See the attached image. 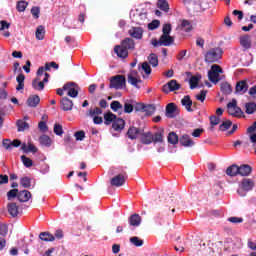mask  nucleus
Returning a JSON list of instances; mask_svg holds the SVG:
<instances>
[{"label": "nucleus", "instance_id": "24", "mask_svg": "<svg viewBox=\"0 0 256 256\" xmlns=\"http://www.w3.org/2000/svg\"><path fill=\"white\" fill-rule=\"evenodd\" d=\"M31 199V192L29 190H22L18 192V201L20 203H27Z\"/></svg>", "mask_w": 256, "mask_h": 256}, {"label": "nucleus", "instance_id": "11", "mask_svg": "<svg viewBox=\"0 0 256 256\" xmlns=\"http://www.w3.org/2000/svg\"><path fill=\"white\" fill-rule=\"evenodd\" d=\"M240 187L246 193H249V191H253V189L255 188V180L251 178H243L240 182Z\"/></svg>", "mask_w": 256, "mask_h": 256}, {"label": "nucleus", "instance_id": "29", "mask_svg": "<svg viewBox=\"0 0 256 256\" xmlns=\"http://www.w3.org/2000/svg\"><path fill=\"white\" fill-rule=\"evenodd\" d=\"M226 175H228V177H237V175H239V166L237 164L229 166L226 169Z\"/></svg>", "mask_w": 256, "mask_h": 256}, {"label": "nucleus", "instance_id": "20", "mask_svg": "<svg viewBox=\"0 0 256 256\" xmlns=\"http://www.w3.org/2000/svg\"><path fill=\"white\" fill-rule=\"evenodd\" d=\"M164 135H165V129L160 128L157 132L152 134V143H163L164 141Z\"/></svg>", "mask_w": 256, "mask_h": 256}, {"label": "nucleus", "instance_id": "5", "mask_svg": "<svg viewBox=\"0 0 256 256\" xmlns=\"http://www.w3.org/2000/svg\"><path fill=\"white\" fill-rule=\"evenodd\" d=\"M220 73H223V68L221 66L214 64L211 66V69L208 71V79L211 83H219L221 81Z\"/></svg>", "mask_w": 256, "mask_h": 256}, {"label": "nucleus", "instance_id": "62", "mask_svg": "<svg viewBox=\"0 0 256 256\" xmlns=\"http://www.w3.org/2000/svg\"><path fill=\"white\" fill-rule=\"evenodd\" d=\"M181 27L185 29L186 33H189V31H191L192 29L191 22H189V20H183L181 23Z\"/></svg>", "mask_w": 256, "mask_h": 256}, {"label": "nucleus", "instance_id": "57", "mask_svg": "<svg viewBox=\"0 0 256 256\" xmlns=\"http://www.w3.org/2000/svg\"><path fill=\"white\" fill-rule=\"evenodd\" d=\"M159 25H161L159 20H153L148 24V29H150V31H155V29H158Z\"/></svg>", "mask_w": 256, "mask_h": 256}, {"label": "nucleus", "instance_id": "48", "mask_svg": "<svg viewBox=\"0 0 256 256\" xmlns=\"http://www.w3.org/2000/svg\"><path fill=\"white\" fill-rule=\"evenodd\" d=\"M231 125H233V122L231 120H226L220 124L219 131H228Z\"/></svg>", "mask_w": 256, "mask_h": 256}, {"label": "nucleus", "instance_id": "32", "mask_svg": "<svg viewBox=\"0 0 256 256\" xmlns=\"http://www.w3.org/2000/svg\"><path fill=\"white\" fill-rule=\"evenodd\" d=\"M117 119V115L113 114V112L109 111L104 114V124L111 125Z\"/></svg>", "mask_w": 256, "mask_h": 256}, {"label": "nucleus", "instance_id": "41", "mask_svg": "<svg viewBox=\"0 0 256 256\" xmlns=\"http://www.w3.org/2000/svg\"><path fill=\"white\" fill-rule=\"evenodd\" d=\"M167 140L171 145H177V143H179V136L175 132H170L168 134Z\"/></svg>", "mask_w": 256, "mask_h": 256}, {"label": "nucleus", "instance_id": "28", "mask_svg": "<svg viewBox=\"0 0 256 256\" xmlns=\"http://www.w3.org/2000/svg\"><path fill=\"white\" fill-rule=\"evenodd\" d=\"M61 107L63 111H71L73 109V101L67 97L62 98Z\"/></svg>", "mask_w": 256, "mask_h": 256}, {"label": "nucleus", "instance_id": "18", "mask_svg": "<svg viewBox=\"0 0 256 256\" xmlns=\"http://www.w3.org/2000/svg\"><path fill=\"white\" fill-rule=\"evenodd\" d=\"M130 37H132L133 39H143V28L141 27H132L129 31H128Z\"/></svg>", "mask_w": 256, "mask_h": 256}, {"label": "nucleus", "instance_id": "47", "mask_svg": "<svg viewBox=\"0 0 256 256\" xmlns=\"http://www.w3.org/2000/svg\"><path fill=\"white\" fill-rule=\"evenodd\" d=\"M133 100H128L124 103V113H133Z\"/></svg>", "mask_w": 256, "mask_h": 256}, {"label": "nucleus", "instance_id": "15", "mask_svg": "<svg viewBox=\"0 0 256 256\" xmlns=\"http://www.w3.org/2000/svg\"><path fill=\"white\" fill-rule=\"evenodd\" d=\"M179 143L182 145V147H193L195 145V141H193L191 136L188 134L182 135L179 139Z\"/></svg>", "mask_w": 256, "mask_h": 256}, {"label": "nucleus", "instance_id": "14", "mask_svg": "<svg viewBox=\"0 0 256 256\" xmlns=\"http://www.w3.org/2000/svg\"><path fill=\"white\" fill-rule=\"evenodd\" d=\"M251 173H253V168L251 165L242 164L238 166V175H241V177H249Z\"/></svg>", "mask_w": 256, "mask_h": 256}, {"label": "nucleus", "instance_id": "4", "mask_svg": "<svg viewBox=\"0 0 256 256\" xmlns=\"http://www.w3.org/2000/svg\"><path fill=\"white\" fill-rule=\"evenodd\" d=\"M227 110L232 117H236L237 119L245 117L241 107L237 106V99H232V101L227 104Z\"/></svg>", "mask_w": 256, "mask_h": 256}, {"label": "nucleus", "instance_id": "59", "mask_svg": "<svg viewBox=\"0 0 256 256\" xmlns=\"http://www.w3.org/2000/svg\"><path fill=\"white\" fill-rule=\"evenodd\" d=\"M54 133L58 135V137H61V135H63V126L57 123L54 124Z\"/></svg>", "mask_w": 256, "mask_h": 256}, {"label": "nucleus", "instance_id": "39", "mask_svg": "<svg viewBox=\"0 0 256 256\" xmlns=\"http://www.w3.org/2000/svg\"><path fill=\"white\" fill-rule=\"evenodd\" d=\"M36 39H38V41L45 39V27L43 25L36 28Z\"/></svg>", "mask_w": 256, "mask_h": 256}, {"label": "nucleus", "instance_id": "63", "mask_svg": "<svg viewBox=\"0 0 256 256\" xmlns=\"http://www.w3.org/2000/svg\"><path fill=\"white\" fill-rule=\"evenodd\" d=\"M171 24L167 23V24H164L163 25V28H162V35H170L171 34Z\"/></svg>", "mask_w": 256, "mask_h": 256}, {"label": "nucleus", "instance_id": "49", "mask_svg": "<svg viewBox=\"0 0 256 256\" xmlns=\"http://www.w3.org/2000/svg\"><path fill=\"white\" fill-rule=\"evenodd\" d=\"M21 161H22L24 167H26L28 169H29V167H33V160H31V158H29L27 156L22 155L21 156Z\"/></svg>", "mask_w": 256, "mask_h": 256}, {"label": "nucleus", "instance_id": "23", "mask_svg": "<svg viewBox=\"0 0 256 256\" xmlns=\"http://www.w3.org/2000/svg\"><path fill=\"white\" fill-rule=\"evenodd\" d=\"M141 216L139 214H132L129 218H128V223L130 225V227H139V225H141Z\"/></svg>", "mask_w": 256, "mask_h": 256}, {"label": "nucleus", "instance_id": "12", "mask_svg": "<svg viewBox=\"0 0 256 256\" xmlns=\"http://www.w3.org/2000/svg\"><path fill=\"white\" fill-rule=\"evenodd\" d=\"M239 42L244 51H247L252 47L251 36H249V34L240 36Z\"/></svg>", "mask_w": 256, "mask_h": 256}, {"label": "nucleus", "instance_id": "64", "mask_svg": "<svg viewBox=\"0 0 256 256\" xmlns=\"http://www.w3.org/2000/svg\"><path fill=\"white\" fill-rule=\"evenodd\" d=\"M74 137H76V141H83L85 139V131L80 130L75 132Z\"/></svg>", "mask_w": 256, "mask_h": 256}, {"label": "nucleus", "instance_id": "17", "mask_svg": "<svg viewBox=\"0 0 256 256\" xmlns=\"http://www.w3.org/2000/svg\"><path fill=\"white\" fill-rule=\"evenodd\" d=\"M136 75L137 71H131V73L128 74V83H130V85H133V87H136V89H141V86H139L138 84L141 83V80L137 79V77H135Z\"/></svg>", "mask_w": 256, "mask_h": 256}, {"label": "nucleus", "instance_id": "58", "mask_svg": "<svg viewBox=\"0 0 256 256\" xmlns=\"http://www.w3.org/2000/svg\"><path fill=\"white\" fill-rule=\"evenodd\" d=\"M38 129L40 131H42V133H47V131H49V127L47 126V122L46 121H40L38 123Z\"/></svg>", "mask_w": 256, "mask_h": 256}, {"label": "nucleus", "instance_id": "61", "mask_svg": "<svg viewBox=\"0 0 256 256\" xmlns=\"http://www.w3.org/2000/svg\"><path fill=\"white\" fill-rule=\"evenodd\" d=\"M7 233H9L7 224H0V235L2 237H7Z\"/></svg>", "mask_w": 256, "mask_h": 256}, {"label": "nucleus", "instance_id": "38", "mask_svg": "<svg viewBox=\"0 0 256 256\" xmlns=\"http://www.w3.org/2000/svg\"><path fill=\"white\" fill-rule=\"evenodd\" d=\"M157 111V107H155V104H147L144 106V112L146 113L147 117H151Z\"/></svg>", "mask_w": 256, "mask_h": 256}, {"label": "nucleus", "instance_id": "25", "mask_svg": "<svg viewBox=\"0 0 256 256\" xmlns=\"http://www.w3.org/2000/svg\"><path fill=\"white\" fill-rule=\"evenodd\" d=\"M114 131H123L125 129V120L123 118H116L112 123Z\"/></svg>", "mask_w": 256, "mask_h": 256}, {"label": "nucleus", "instance_id": "3", "mask_svg": "<svg viewBox=\"0 0 256 256\" xmlns=\"http://www.w3.org/2000/svg\"><path fill=\"white\" fill-rule=\"evenodd\" d=\"M153 47H171L175 43V38L169 34H162L157 40V38L152 39L151 41Z\"/></svg>", "mask_w": 256, "mask_h": 256}, {"label": "nucleus", "instance_id": "31", "mask_svg": "<svg viewBox=\"0 0 256 256\" xmlns=\"http://www.w3.org/2000/svg\"><path fill=\"white\" fill-rule=\"evenodd\" d=\"M16 81L18 85L16 86V91H22L25 88V74L21 72L17 77Z\"/></svg>", "mask_w": 256, "mask_h": 256}, {"label": "nucleus", "instance_id": "16", "mask_svg": "<svg viewBox=\"0 0 256 256\" xmlns=\"http://www.w3.org/2000/svg\"><path fill=\"white\" fill-rule=\"evenodd\" d=\"M166 117H168V119L177 117V105H175V103H169L166 106Z\"/></svg>", "mask_w": 256, "mask_h": 256}, {"label": "nucleus", "instance_id": "7", "mask_svg": "<svg viewBox=\"0 0 256 256\" xmlns=\"http://www.w3.org/2000/svg\"><path fill=\"white\" fill-rule=\"evenodd\" d=\"M49 73L44 74V79L41 81L40 76L32 80V87L35 91H43L45 89V83H49Z\"/></svg>", "mask_w": 256, "mask_h": 256}, {"label": "nucleus", "instance_id": "56", "mask_svg": "<svg viewBox=\"0 0 256 256\" xmlns=\"http://www.w3.org/2000/svg\"><path fill=\"white\" fill-rule=\"evenodd\" d=\"M27 2L25 1H19L17 3V6H16V9L20 12V13H23V11H25V9H27Z\"/></svg>", "mask_w": 256, "mask_h": 256}, {"label": "nucleus", "instance_id": "36", "mask_svg": "<svg viewBox=\"0 0 256 256\" xmlns=\"http://www.w3.org/2000/svg\"><path fill=\"white\" fill-rule=\"evenodd\" d=\"M157 7L160 11H164V13H169V2L167 0H158Z\"/></svg>", "mask_w": 256, "mask_h": 256}, {"label": "nucleus", "instance_id": "50", "mask_svg": "<svg viewBox=\"0 0 256 256\" xmlns=\"http://www.w3.org/2000/svg\"><path fill=\"white\" fill-rule=\"evenodd\" d=\"M18 195H19V189L14 188L7 192V199L8 201H11V199H15V197L18 198Z\"/></svg>", "mask_w": 256, "mask_h": 256}, {"label": "nucleus", "instance_id": "21", "mask_svg": "<svg viewBox=\"0 0 256 256\" xmlns=\"http://www.w3.org/2000/svg\"><path fill=\"white\" fill-rule=\"evenodd\" d=\"M7 209H8V213H9V215H11V217L15 218L19 215V206L17 205V203H15V202L8 203Z\"/></svg>", "mask_w": 256, "mask_h": 256}, {"label": "nucleus", "instance_id": "13", "mask_svg": "<svg viewBox=\"0 0 256 256\" xmlns=\"http://www.w3.org/2000/svg\"><path fill=\"white\" fill-rule=\"evenodd\" d=\"M143 129L132 126L127 131L128 139H137V137L143 135Z\"/></svg>", "mask_w": 256, "mask_h": 256}, {"label": "nucleus", "instance_id": "35", "mask_svg": "<svg viewBox=\"0 0 256 256\" xmlns=\"http://www.w3.org/2000/svg\"><path fill=\"white\" fill-rule=\"evenodd\" d=\"M39 239H41V241L53 242L55 241V236L49 232H41L39 234Z\"/></svg>", "mask_w": 256, "mask_h": 256}, {"label": "nucleus", "instance_id": "22", "mask_svg": "<svg viewBox=\"0 0 256 256\" xmlns=\"http://www.w3.org/2000/svg\"><path fill=\"white\" fill-rule=\"evenodd\" d=\"M181 104L183 105V107H185L186 111H188L189 113H192L193 111V100H191V96L186 95L182 98L181 100Z\"/></svg>", "mask_w": 256, "mask_h": 256}, {"label": "nucleus", "instance_id": "44", "mask_svg": "<svg viewBox=\"0 0 256 256\" xmlns=\"http://www.w3.org/2000/svg\"><path fill=\"white\" fill-rule=\"evenodd\" d=\"M210 131H213L215 129V126L219 125L221 123V118L219 116L212 115L210 116Z\"/></svg>", "mask_w": 256, "mask_h": 256}, {"label": "nucleus", "instance_id": "6", "mask_svg": "<svg viewBox=\"0 0 256 256\" xmlns=\"http://www.w3.org/2000/svg\"><path fill=\"white\" fill-rule=\"evenodd\" d=\"M127 83V80L125 79V76L123 75H116L110 78V89H123Z\"/></svg>", "mask_w": 256, "mask_h": 256}, {"label": "nucleus", "instance_id": "10", "mask_svg": "<svg viewBox=\"0 0 256 256\" xmlns=\"http://www.w3.org/2000/svg\"><path fill=\"white\" fill-rule=\"evenodd\" d=\"M181 89V84L177 83V80H170L168 83L164 84L162 87L163 93H171L173 91H179Z\"/></svg>", "mask_w": 256, "mask_h": 256}, {"label": "nucleus", "instance_id": "2", "mask_svg": "<svg viewBox=\"0 0 256 256\" xmlns=\"http://www.w3.org/2000/svg\"><path fill=\"white\" fill-rule=\"evenodd\" d=\"M221 57H223V49L215 47L206 52L204 59L206 63H217Z\"/></svg>", "mask_w": 256, "mask_h": 256}, {"label": "nucleus", "instance_id": "52", "mask_svg": "<svg viewBox=\"0 0 256 256\" xmlns=\"http://www.w3.org/2000/svg\"><path fill=\"white\" fill-rule=\"evenodd\" d=\"M130 243L135 245V247H143V240L139 239V237L134 236L130 238Z\"/></svg>", "mask_w": 256, "mask_h": 256}, {"label": "nucleus", "instance_id": "26", "mask_svg": "<svg viewBox=\"0 0 256 256\" xmlns=\"http://www.w3.org/2000/svg\"><path fill=\"white\" fill-rule=\"evenodd\" d=\"M39 103H41L39 95H31L26 101V105H28V107H37Z\"/></svg>", "mask_w": 256, "mask_h": 256}, {"label": "nucleus", "instance_id": "40", "mask_svg": "<svg viewBox=\"0 0 256 256\" xmlns=\"http://www.w3.org/2000/svg\"><path fill=\"white\" fill-rule=\"evenodd\" d=\"M221 91L224 95H231L233 93V87H231V84L224 82L221 84Z\"/></svg>", "mask_w": 256, "mask_h": 256}, {"label": "nucleus", "instance_id": "53", "mask_svg": "<svg viewBox=\"0 0 256 256\" xmlns=\"http://www.w3.org/2000/svg\"><path fill=\"white\" fill-rule=\"evenodd\" d=\"M45 71H51V66L49 65V63L45 64V67L40 66L37 70V75L38 77H41V75H43V73H45Z\"/></svg>", "mask_w": 256, "mask_h": 256}, {"label": "nucleus", "instance_id": "33", "mask_svg": "<svg viewBox=\"0 0 256 256\" xmlns=\"http://www.w3.org/2000/svg\"><path fill=\"white\" fill-rule=\"evenodd\" d=\"M21 149L24 153H37L38 149L33 145V143L22 144Z\"/></svg>", "mask_w": 256, "mask_h": 256}, {"label": "nucleus", "instance_id": "55", "mask_svg": "<svg viewBox=\"0 0 256 256\" xmlns=\"http://www.w3.org/2000/svg\"><path fill=\"white\" fill-rule=\"evenodd\" d=\"M110 107L112 111H115V112L119 111V109H123V105L119 101H112L110 104Z\"/></svg>", "mask_w": 256, "mask_h": 256}, {"label": "nucleus", "instance_id": "9", "mask_svg": "<svg viewBox=\"0 0 256 256\" xmlns=\"http://www.w3.org/2000/svg\"><path fill=\"white\" fill-rule=\"evenodd\" d=\"M127 178L128 176L126 172L123 174H118L110 180V185H112V187H123L127 181Z\"/></svg>", "mask_w": 256, "mask_h": 256}, {"label": "nucleus", "instance_id": "42", "mask_svg": "<svg viewBox=\"0 0 256 256\" xmlns=\"http://www.w3.org/2000/svg\"><path fill=\"white\" fill-rule=\"evenodd\" d=\"M148 61L152 67H158L159 66V57L155 53H151L148 56Z\"/></svg>", "mask_w": 256, "mask_h": 256}, {"label": "nucleus", "instance_id": "34", "mask_svg": "<svg viewBox=\"0 0 256 256\" xmlns=\"http://www.w3.org/2000/svg\"><path fill=\"white\" fill-rule=\"evenodd\" d=\"M199 81H201V74H197L196 76H191L189 80L190 89H197V86L199 85Z\"/></svg>", "mask_w": 256, "mask_h": 256}, {"label": "nucleus", "instance_id": "43", "mask_svg": "<svg viewBox=\"0 0 256 256\" xmlns=\"http://www.w3.org/2000/svg\"><path fill=\"white\" fill-rule=\"evenodd\" d=\"M139 71H144L146 75H151V66L149 65V62H143L139 64L138 67Z\"/></svg>", "mask_w": 256, "mask_h": 256}, {"label": "nucleus", "instance_id": "1", "mask_svg": "<svg viewBox=\"0 0 256 256\" xmlns=\"http://www.w3.org/2000/svg\"><path fill=\"white\" fill-rule=\"evenodd\" d=\"M129 51H135V40L133 38H125L121 41L120 45L114 47V53L120 59H127L129 57Z\"/></svg>", "mask_w": 256, "mask_h": 256}, {"label": "nucleus", "instance_id": "54", "mask_svg": "<svg viewBox=\"0 0 256 256\" xmlns=\"http://www.w3.org/2000/svg\"><path fill=\"white\" fill-rule=\"evenodd\" d=\"M205 99H207V90H202L196 95V100L200 101L201 103H204Z\"/></svg>", "mask_w": 256, "mask_h": 256}, {"label": "nucleus", "instance_id": "30", "mask_svg": "<svg viewBox=\"0 0 256 256\" xmlns=\"http://www.w3.org/2000/svg\"><path fill=\"white\" fill-rule=\"evenodd\" d=\"M246 115H253L256 113V103L255 102H246L244 104Z\"/></svg>", "mask_w": 256, "mask_h": 256}, {"label": "nucleus", "instance_id": "60", "mask_svg": "<svg viewBox=\"0 0 256 256\" xmlns=\"http://www.w3.org/2000/svg\"><path fill=\"white\" fill-rule=\"evenodd\" d=\"M171 202L173 203L174 207H179V205H181V196L179 195H174L170 197Z\"/></svg>", "mask_w": 256, "mask_h": 256}, {"label": "nucleus", "instance_id": "37", "mask_svg": "<svg viewBox=\"0 0 256 256\" xmlns=\"http://www.w3.org/2000/svg\"><path fill=\"white\" fill-rule=\"evenodd\" d=\"M16 127L18 128V133H22L23 131H27L29 129V123L23 120H18L16 122Z\"/></svg>", "mask_w": 256, "mask_h": 256}, {"label": "nucleus", "instance_id": "27", "mask_svg": "<svg viewBox=\"0 0 256 256\" xmlns=\"http://www.w3.org/2000/svg\"><path fill=\"white\" fill-rule=\"evenodd\" d=\"M141 143H143V145H151V143H153V133L151 132H142L141 134Z\"/></svg>", "mask_w": 256, "mask_h": 256}, {"label": "nucleus", "instance_id": "45", "mask_svg": "<svg viewBox=\"0 0 256 256\" xmlns=\"http://www.w3.org/2000/svg\"><path fill=\"white\" fill-rule=\"evenodd\" d=\"M99 115H103V110L99 107L90 109L89 112L87 113V117H99Z\"/></svg>", "mask_w": 256, "mask_h": 256}, {"label": "nucleus", "instance_id": "8", "mask_svg": "<svg viewBox=\"0 0 256 256\" xmlns=\"http://www.w3.org/2000/svg\"><path fill=\"white\" fill-rule=\"evenodd\" d=\"M77 89H79V85H77L75 82H68L63 86V90L68 91L67 95L72 98H75L77 95H79V90Z\"/></svg>", "mask_w": 256, "mask_h": 256}, {"label": "nucleus", "instance_id": "19", "mask_svg": "<svg viewBox=\"0 0 256 256\" xmlns=\"http://www.w3.org/2000/svg\"><path fill=\"white\" fill-rule=\"evenodd\" d=\"M248 89H249V84H247V81L241 80L236 83L235 93H241V95H244V93H247Z\"/></svg>", "mask_w": 256, "mask_h": 256}, {"label": "nucleus", "instance_id": "46", "mask_svg": "<svg viewBox=\"0 0 256 256\" xmlns=\"http://www.w3.org/2000/svg\"><path fill=\"white\" fill-rule=\"evenodd\" d=\"M40 145L44 147H51V138L47 135H42L39 137Z\"/></svg>", "mask_w": 256, "mask_h": 256}, {"label": "nucleus", "instance_id": "51", "mask_svg": "<svg viewBox=\"0 0 256 256\" xmlns=\"http://www.w3.org/2000/svg\"><path fill=\"white\" fill-rule=\"evenodd\" d=\"M20 185L24 187V189H29L31 187V178L29 177H23L20 180Z\"/></svg>", "mask_w": 256, "mask_h": 256}]
</instances>
